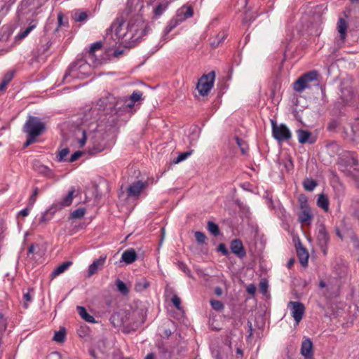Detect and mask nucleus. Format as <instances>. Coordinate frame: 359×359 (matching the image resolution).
Instances as JSON below:
<instances>
[{"instance_id":"f257e3e1","label":"nucleus","mask_w":359,"mask_h":359,"mask_svg":"<svg viewBox=\"0 0 359 359\" xmlns=\"http://www.w3.org/2000/svg\"><path fill=\"white\" fill-rule=\"evenodd\" d=\"M123 25L122 20H117L111 25V29L114 30L118 39H122L121 43H125V46L129 48L135 46L146 34L147 26L141 18L130 20L127 26V31L123 34L121 33Z\"/></svg>"},{"instance_id":"f03ea898","label":"nucleus","mask_w":359,"mask_h":359,"mask_svg":"<svg viewBox=\"0 0 359 359\" xmlns=\"http://www.w3.org/2000/svg\"><path fill=\"white\" fill-rule=\"evenodd\" d=\"M119 100L110 93H106L104 96L100 97L95 105L92 107L88 114L85 115L87 121L91 119L92 123H95V128L97 127V122L101 118L102 114H114L117 113L116 106L118 104Z\"/></svg>"},{"instance_id":"7ed1b4c3","label":"nucleus","mask_w":359,"mask_h":359,"mask_svg":"<svg viewBox=\"0 0 359 359\" xmlns=\"http://www.w3.org/2000/svg\"><path fill=\"white\" fill-rule=\"evenodd\" d=\"M145 319L146 311L143 308L128 311L126 315L125 320H120L119 313H114L110 318V320L114 325H132L133 330L137 328L140 325L144 323Z\"/></svg>"},{"instance_id":"20e7f679","label":"nucleus","mask_w":359,"mask_h":359,"mask_svg":"<svg viewBox=\"0 0 359 359\" xmlns=\"http://www.w3.org/2000/svg\"><path fill=\"white\" fill-rule=\"evenodd\" d=\"M88 68H89V65L83 58L77 59L69 66L64 75V80L70 82L69 77L80 78V74H88L86 72Z\"/></svg>"},{"instance_id":"39448f33","label":"nucleus","mask_w":359,"mask_h":359,"mask_svg":"<svg viewBox=\"0 0 359 359\" xmlns=\"http://www.w3.org/2000/svg\"><path fill=\"white\" fill-rule=\"evenodd\" d=\"M46 130V126L41 119L36 116H29L23 127V131L27 135L33 137L40 136Z\"/></svg>"},{"instance_id":"423d86ee","label":"nucleus","mask_w":359,"mask_h":359,"mask_svg":"<svg viewBox=\"0 0 359 359\" xmlns=\"http://www.w3.org/2000/svg\"><path fill=\"white\" fill-rule=\"evenodd\" d=\"M215 73L214 71L203 75L198 80L196 88L202 96L207 95L214 85Z\"/></svg>"},{"instance_id":"0eeeda50","label":"nucleus","mask_w":359,"mask_h":359,"mask_svg":"<svg viewBox=\"0 0 359 359\" xmlns=\"http://www.w3.org/2000/svg\"><path fill=\"white\" fill-rule=\"evenodd\" d=\"M318 74L316 71L309 72L300 76L294 83L293 89L302 93L306 88H310V83L317 80Z\"/></svg>"},{"instance_id":"6e6552de","label":"nucleus","mask_w":359,"mask_h":359,"mask_svg":"<svg viewBox=\"0 0 359 359\" xmlns=\"http://www.w3.org/2000/svg\"><path fill=\"white\" fill-rule=\"evenodd\" d=\"M273 137L278 142L287 141L291 138L292 134L289 128L285 124L278 125L276 122L271 119Z\"/></svg>"},{"instance_id":"1a4fd4ad","label":"nucleus","mask_w":359,"mask_h":359,"mask_svg":"<svg viewBox=\"0 0 359 359\" xmlns=\"http://www.w3.org/2000/svg\"><path fill=\"white\" fill-rule=\"evenodd\" d=\"M192 15L193 10L191 7L187 8L186 11H184L182 9L180 10L177 15L169 22L164 30V34L167 35L179 24Z\"/></svg>"},{"instance_id":"9d476101","label":"nucleus","mask_w":359,"mask_h":359,"mask_svg":"<svg viewBox=\"0 0 359 359\" xmlns=\"http://www.w3.org/2000/svg\"><path fill=\"white\" fill-rule=\"evenodd\" d=\"M316 240L323 255H327L330 237L323 224H320L318 227Z\"/></svg>"},{"instance_id":"9b49d317","label":"nucleus","mask_w":359,"mask_h":359,"mask_svg":"<svg viewBox=\"0 0 359 359\" xmlns=\"http://www.w3.org/2000/svg\"><path fill=\"white\" fill-rule=\"evenodd\" d=\"M76 191L74 187H72L67 196L60 201L54 203L49 209L48 212L54 213L57 210H61L65 207L69 206L72 203L73 198L76 196Z\"/></svg>"},{"instance_id":"f8f14e48","label":"nucleus","mask_w":359,"mask_h":359,"mask_svg":"<svg viewBox=\"0 0 359 359\" xmlns=\"http://www.w3.org/2000/svg\"><path fill=\"white\" fill-rule=\"evenodd\" d=\"M287 307L290 309L291 315L293 317L296 325H298L302 320L304 312L305 306L300 302H289Z\"/></svg>"},{"instance_id":"ddd939ff","label":"nucleus","mask_w":359,"mask_h":359,"mask_svg":"<svg viewBox=\"0 0 359 359\" xmlns=\"http://www.w3.org/2000/svg\"><path fill=\"white\" fill-rule=\"evenodd\" d=\"M230 248L231 252L239 258H243L246 256V252L240 239H233L231 242Z\"/></svg>"},{"instance_id":"4468645a","label":"nucleus","mask_w":359,"mask_h":359,"mask_svg":"<svg viewBox=\"0 0 359 359\" xmlns=\"http://www.w3.org/2000/svg\"><path fill=\"white\" fill-rule=\"evenodd\" d=\"M147 183L142 181H137L133 183L128 189V196L130 197L138 196L142 191L146 187Z\"/></svg>"},{"instance_id":"2eb2a0df","label":"nucleus","mask_w":359,"mask_h":359,"mask_svg":"<svg viewBox=\"0 0 359 359\" xmlns=\"http://www.w3.org/2000/svg\"><path fill=\"white\" fill-rule=\"evenodd\" d=\"M301 354L306 359H311L313 355V343L309 338L305 339L302 343Z\"/></svg>"},{"instance_id":"dca6fc26","label":"nucleus","mask_w":359,"mask_h":359,"mask_svg":"<svg viewBox=\"0 0 359 359\" xmlns=\"http://www.w3.org/2000/svg\"><path fill=\"white\" fill-rule=\"evenodd\" d=\"M106 256H101L99 259L95 260L88 268V276H92L100 270L105 262Z\"/></svg>"},{"instance_id":"f3484780","label":"nucleus","mask_w":359,"mask_h":359,"mask_svg":"<svg viewBox=\"0 0 359 359\" xmlns=\"http://www.w3.org/2000/svg\"><path fill=\"white\" fill-rule=\"evenodd\" d=\"M297 135L299 142L301 144H305L306 142L313 144L315 142V139L311 137V133L309 130L299 129L297 130Z\"/></svg>"},{"instance_id":"a211bd4d","label":"nucleus","mask_w":359,"mask_h":359,"mask_svg":"<svg viewBox=\"0 0 359 359\" xmlns=\"http://www.w3.org/2000/svg\"><path fill=\"white\" fill-rule=\"evenodd\" d=\"M137 258V253L133 248L125 250L121 255V260L128 264H130L135 262Z\"/></svg>"},{"instance_id":"6ab92c4d","label":"nucleus","mask_w":359,"mask_h":359,"mask_svg":"<svg viewBox=\"0 0 359 359\" xmlns=\"http://www.w3.org/2000/svg\"><path fill=\"white\" fill-rule=\"evenodd\" d=\"M299 222L302 224H310L313 219V215L310 209L301 210L298 214Z\"/></svg>"},{"instance_id":"aec40b11","label":"nucleus","mask_w":359,"mask_h":359,"mask_svg":"<svg viewBox=\"0 0 359 359\" xmlns=\"http://www.w3.org/2000/svg\"><path fill=\"white\" fill-rule=\"evenodd\" d=\"M297 253L299 259L300 264L303 266H306L308 264L309 252L305 248H303L301 245L300 247L297 248Z\"/></svg>"},{"instance_id":"412c9836","label":"nucleus","mask_w":359,"mask_h":359,"mask_svg":"<svg viewBox=\"0 0 359 359\" xmlns=\"http://www.w3.org/2000/svg\"><path fill=\"white\" fill-rule=\"evenodd\" d=\"M73 264L71 261L65 262L59 265L54 271L51 273L50 277L52 279L64 273L70 266Z\"/></svg>"},{"instance_id":"4be33fe9","label":"nucleus","mask_w":359,"mask_h":359,"mask_svg":"<svg viewBox=\"0 0 359 359\" xmlns=\"http://www.w3.org/2000/svg\"><path fill=\"white\" fill-rule=\"evenodd\" d=\"M329 204V199L325 194H321L318 196L317 200V205L319 208L323 209L325 212H327L330 210Z\"/></svg>"},{"instance_id":"5701e85b","label":"nucleus","mask_w":359,"mask_h":359,"mask_svg":"<svg viewBox=\"0 0 359 359\" xmlns=\"http://www.w3.org/2000/svg\"><path fill=\"white\" fill-rule=\"evenodd\" d=\"M88 18V13L87 11H82L76 10L72 13V19L75 22H83Z\"/></svg>"},{"instance_id":"b1692460","label":"nucleus","mask_w":359,"mask_h":359,"mask_svg":"<svg viewBox=\"0 0 359 359\" xmlns=\"http://www.w3.org/2000/svg\"><path fill=\"white\" fill-rule=\"evenodd\" d=\"M76 309L80 315V316L88 323H95V320L93 316H90L86 311V309L81 306H78Z\"/></svg>"},{"instance_id":"393cba45","label":"nucleus","mask_w":359,"mask_h":359,"mask_svg":"<svg viewBox=\"0 0 359 359\" xmlns=\"http://www.w3.org/2000/svg\"><path fill=\"white\" fill-rule=\"evenodd\" d=\"M15 74L14 71H9L6 72L0 83V91H4L6 88L8 83L12 80Z\"/></svg>"},{"instance_id":"a878e982","label":"nucleus","mask_w":359,"mask_h":359,"mask_svg":"<svg viewBox=\"0 0 359 359\" xmlns=\"http://www.w3.org/2000/svg\"><path fill=\"white\" fill-rule=\"evenodd\" d=\"M337 29L339 33L340 34L341 39L344 41L346 37V30H347V24L343 18H339L337 23Z\"/></svg>"},{"instance_id":"bb28decb","label":"nucleus","mask_w":359,"mask_h":359,"mask_svg":"<svg viewBox=\"0 0 359 359\" xmlns=\"http://www.w3.org/2000/svg\"><path fill=\"white\" fill-rule=\"evenodd\" d=\"M317 185L318 183L311 178H306L303 182V187L304 189L309 191H313L317 187Z\"/></svg>"},{"instance_id":"cd10ccee","label":"nucleus","mask_w":359,"mask_h":359,"mask_svg":"<svg viewBox=\"0 0 359 359\" xmlns=\"http://www.w3.org/2000/svg\"><path fill=\"white\" fill-rule=\"evenodd\" d=\"M66 336V330L64 327H61L58 331L55 332L53 339L57 342H63Z\"/></svg>"},{"instance_id":"c85d7f7f","label":"nucleus","mask_w":359,"mask_h":359,"mask_svg":"<svg viewBox=\"0 0 359 359\" xmlns=\"http://www.w3.org/2000/svg\"><path fill=\"white\" fill-rule=\"evenodd\" d=\"M149 285V282L144 278H142L137 282L135 286V289L138 292H141L147 288Z\"/></svg>"},{"instance_id":"c756f323","label":"nucleus","mask_w":359,"mask_h":359,"mask_svg":"<svg viewBox=\"0 0 359 359\" xmlns=\"http://www.w3.org/2000/svg\"><path fill=\"white\" fill-rule=\"evenodd\" d=\"M208 229L215 236H217L219 234L218 225L212 221L208 222Z\"/></svg>"},{"instance_id":"7c9ffc66","label":"nucleus","mask_w":359,"mask_h":359,"mask_svg":"<svg viewBox=\"0 0 359 359\" xmlns=\"http://www.w3.org/2000/svg\"><path fill=\"white\" fill-rule=\"evenodd\" d=\"M102 46V43L100 41L95 42L91 45L88 51V55L91 60H93L95 56V52L97 50H100Z\"/></svg>"},{"instance_id":"2f4dec72","label":"nucleus","mask_w":359,"mask_h":359,"mask_svg":"<svg viewBox=\"0 0 359 359\" xmlns=\"http://www.w3.org/2000/svg\"><path fill=\"white\" fill-rule=\"evenodd\" d=\"M237 145L240 147L241 151L243 154H246L248 150V147L246 143L238 137H235Z\"/></svg>"},{"instance_id":"473e14b6","label":"nucleus","mask_w":359,"mask_h":359,"mask_svg":"<svg viewBox=\"0 0 359 359\" xmlns=\"http://www.w3.org/2000/svg\"><path fill=\"white\" fill-rule=\"evenodd\" d=\"M85 213L86 209L84 208H78L71 213V218L80 219L84 216Z\"/></svg>"},{"instance_id":"72a5a7b5","label":"nucleus","mask_w":359,"mask_h":359,"mask_svg":"<svg viewBox=\"0 0 359 359\" xmlns=\"http://www.w3.org/2000/svg\"><path fill=\"white\" fill-rule=\"evenodd\" d=\"M36 24H30L25 30L22 31L18 36L20 39L25 38L34 28Z\"/></svg>"},{"instance_id":"f704fd0d","label":"nucleus","mask_w":359,"mask_h":359,"mask_svg":"<svg viewBox=\"0 0 359 359\" xmlns=\"http://www.w3.org/2000/svg\"><path fill=\"white\" fill-rule=\"evenodd\" d=\"M116 287L118 290L123 294H127L129 292L126 285L121 280H117Z\"/></svg>"},{"instance_id":"c9c22d12","label":"nucleus","mask_w":359,"mask_h":359,"mask_svg":"<svg viewBox=\"0 0 359 359\" xmlns=\"http://www.w3.org/2000/svg\"><path fill=\"white\" fill-rule=\"evenodd\" d=\"M192 150L191 151H187V152H183V153H181L180 154L178 155V156L173 161V163L177 164V163H180L181 161H184L185 159H187L191 154H192Z\"/></svg>"},{"instance_id":"e433bc0d","label":"nucleus","mask_w":359,"mask_h":359,"mask_svg":"<svg viewBox=\"0 0 359 359\" xmlns=\"http://www.w3.org/2000/svg\"><path fill=\"white\" fill-rule=\"evenodd\" d=\"M196 240L198 244H204L206 241V236L201 231H196L194 233Z\"/></svg>"},{"instance_id":"4c0bfd02","label":"nucleus","mask_w":359,"mask_h":359,"mask_svg":"<svg viewBox=\"0 0 359 359\" xmlns=\"http://www.w3.org/2000/svg\"><path fill=\"white\" fill-rule=\"evenodd\" d=\"M210 302L211 306L215 311H221L224 309L223 303L219 300L211 299Z\"/></svg>"},{"instance_id":"58836bf2","label":"nucleus","mask_w":359,"mask_h":359,"mask_svg":"<svg viewBox=\"0 0 359 359\" xmlns=\"http://www.w3.org/2000/svg\"><path fill=\"white\" fill-rule=\"evenodd\" d=\"M69 153V150L68 148L62 149L61 151H60V152L57 156V161L62 162V161H66L65 158L68 155Z\"/></svg>"},{"instance_id":"ea45409f","label":"nucleus","mask_w":359,"mask_h":359,"mask_svg":"<svg viewBox=\"0 0 359 359\" xmlns=\"http://www.w3.org/2000/svg\"><path fill=\"white\" fill-rule=\"evenodd\" d=\"M299 207L301 210L310 209L308 204L307 198L304 196H302L299 198Z\"/></svg>"},{"instance_id":"a19ab883","label":"nucleus","mask_w":359,"mask_h":359,"mask_svg":"<svg viewBox=\"0 0 359 359\" xmlns=\"http://www.w3.org/2000/svg\"><path fill=\"white\" fill-rule=\"evenodd\" d=\"M39 188L35 187L33 194L30 196L29 199V206L32 207L36 201V197L39 194Z\"/></svg>"},{"instance_id":"79ce46f5","label":"nucleus","mask_w":359,"mask_h":359,"mask_svg":"<svg viewBox=\"0 0 359 359\" xmlns=\"http://www.w3.org/2000/svg\"><path fill=\"white\" fill-rule=\"evenodd\" d=\"M178 267L180 270H182L187 276L191 278L192 275L191 273L190 269L188 268V266L184 264V262H179L178 263Z\"/></svg>"},{"instance_id":"37998d69","label":"nucleus","mask_w":359,"mask_h":359,"mask_svg":"<svg viewBox=\"0 0 359 359\" xmlns=\"http://www.w3.org/2000/svg\"><path fill=\"white\" fill-rule=\"evenodd\" d=\"M142 93L140 90H135L132 93V95L130 97V100H131L133 102H137L140 101L142 99Z\"/></svg>"},{"instance_id":"c03bdc74","label":"nucleus","mask_w":359,"mask_h":359,"mask_svg":"<svg viewBox=\"0 0 359 359\" xmlns=\"http://www.w3.org/2000/svg\"><path fill=\"white\" fill-rule=\"evenodd\" d=\"M7 320L4 318V314L0 311V332H2L6 330Z\"/></svg>"},{"instance_id":"a18cd8bd","label":"nucleus","mask_w":359,"mask_h":359,"mask_svg":"<svg viewBox=\"0 0 359 359\" xmlns=\"http://www.w3.org/2000/svg\"><path fill=\"white\" fill-rule=\"evenodd\" d=\"M167 7H168V4H158L154 10L155 15H161L163 13V11L166 9Z\"/></svg>"},{"instance_id":"49530a36","label":"nucleus","mask_w":359,"mask_h":359,"mask_svg":"<svg viewBox=\"0 0 359 359\" xmlns=\"http://www.w3.org/2000/svg\"><path fill=\"white\" fill-rule=\"evenodd\" d=\"M171 301L173 304V305L179 310L181 309V299L180 298L176 295L174 294L173 297L171 299Z\"/></svg>"},{"instance_id":"de8ad7c7","label":"nucleus","mask_w":359,"mask_h":359,"mask_svg":"<svg viewBox=\"0 0 359 359\" xmlns=\"http://www.w3.org/2000/svg\"><path fill=\"white\" fill-rule=\"evenodd\" d=\"M24 307L28 308V303L32 301V297L30 295L29 292H25L23 294Z\"/></svg>"},{"instance_id":"09e8293b","label":"nucleus","mask_w":359,"mask_h":359,"mask_svg":"<svg viewBox=\"0 0 359 359\" xmlns=\"http://www.w3.org/2000/svg\"><path fill=\"white\" fill-rule=\"evenodd\" d=\"M335 189V196L339 200L341 197L344 196V188L341 185H339L338 187H334Z\"/></svg>"},{"instance_id":"8fccbe9b","label":"nucleus","mask_w":359,"mask_h":359,"mask_svg":"<svg viewBox=\"0 0 359 359\" xmlns=\"http://www.w3.org/2000/svg\"><path fill=\"white\" fill-rule=\"evenodd\" d=\"M36 138V137H33L31 135H27V139L26 142L24 143V147H27L28 146L34 143Z\"/></svg>"},{"instance_id":"3c124183","label":"nucleus","mask_w":359,"mask_h":359,"mask_svg":"<svg viewBox=\"0 0 359 359\" xmlns=\"http://www.w3.org/2000/svg\"><path fill=\"white\" fill-rule=\"evenodd\" d=\"M81 155H82L81 151H77L74 152L69 158V162L72 163V162L76 161Z\"/></svg>"},{"instance_id":"603ef678","label":"nucleus","mask_w":359,"mask_h":359,"mask_svg":"<svg viewBox=\"0 0 359 359\" xmlns=\"http://www.w3.org/2000/svg\"><path fill=\"white\" fill-rule=\"evenodd\" d=\"M217 250L224 255H227L229 254V251L224 243L219 244Z\"/></svg>"},{"instance_id":"864d4df0","label":"nucleus","mask_w":359,"mask_h":359,"mask_svg":"<svg viewBox=\"0 0 359 359\" xmlns=\"http://www.w3.org/2000/svg\"><path fill=\"white\" fill-rule=\"evenodd\" d=\"M37 170H38V172L43 173L44 175H47L48 172H50V170L48 167H46L43 165H40L39 166V168L37 169Z\"/></svg>"},{"instance_id":"5fc2aeb1","label":"nucleus","mask_w":359,"mask_h":359,"mask_svg":"<svg viewBox=\"0 0 359 359\" xmlns=\"http://www.w3.org/2000/svg\"><path fill=\"white\" fill-rule=\"evenodd\" d=\"M284 166L287 171H290L293 169V163L290 159L287 160L284 162Z\"/></svg>"},{"instance_id":"6e6d98bb","label":"nucleus","mask_w":359,"mask_h":359,"mask_svg":"<svg viewBox=\"0 0 359 359\" xmlns=\"http://www.w3.org/2000/svg\"><path fill=\"white\" fill-rule=\"evenodd\" d=\"M103 147H95V146H93L92 148H90L89 149V152L91 154H97L100 151H102L103 150Z\"/></svg>"},{"instance_id":"4d7b16f0","label":"nucleus","mask_w":359,"mask_h":359,"mask_svg":"<svg viewBox=\"0 0 359 359\" xmlns=\"http://www.w3.org/2000/svg\"><path fill=\"white\" fill-rule=\"evenodd\" d=\"M81 133H82V138L81 140H79V143L80 144L81 147H83L86 142V130L83 129L81 130Z\"/></svg>"},{"instance_id":"13d9d810","label":"nucleus","mask_w":359,"mask_h":359,"mask_svg":"<svg viewBox=\"0 0 359 359\" xmlns=\"http://www.w3.org/2000/svg\"><path fill=\"white\" fill-rule=\"evenodd\" d=\"M247 292L252 295H254L256 292V287L253 284H250L247 287Z\"/></svg>"},{"instance_id":"bf43d9fd","label":"nucleus","mask_w":359,"mask_h":359,"mask_svg":"<svg viewBox=\"0 0 359 359\" xmlns=\"http://www.w3.org/2000/svg\"><path fill=\"white\" fill-rule=\"evenodd\" d=\"M46 359H60V355L58 353H51Z\"/></svg>"},{"instance_id":"052dcab7","label":"nucleus","mask_w":359,"mask_h":359,"mask_svg":"<svg viewBox=\"0 0 359 359\" xmlns=\"http://www.w3.org/2000/svg\"><path fill=\"white\" fill-rule=\"evenodd\" d=\"M63 14L62 13H58L57 15V21H58V26L60 27L63 25Z\"/></svg>"},{"instance_id":"680f3d73","label":"nucleus","mask_w":359,"mask_h":359,"mask_svg":"<svg viewBox=\"0 0 359 359\" xmlns=\"http://www.w3.org/2000/svg\"><path fill=\"white\" fill-rule=\"evenodd\" d=\"M29 208H25L19 212V215L22 217H27L29 215Z\"/></svg>"},{"instance_id":"e2e57ef3","label":"nucleus","mask_w":359,"mask_h":359,"mask_svg":"<svg viewBox=\"0 0 359 359\" xmlns=\"http://www.w3.org/2000/svg\"><path fill=\"white\" fill-rule=\"evenodd\" d=\"M260 289L263 293H265L266 292L267 284L266 283V282H261Z\"/></svg>"},{"instance_id":"0e129e2a","label":"nucleus","mask_w":359,"mask_h":359,"mask_svg":"<svg viewBox=\"0 0 359 359\" xmlns=\"http://www.w3.org/2000/svg\"><path fill=\"white\" fill-rule=\"evenodd\" d=\"M138 3L139 0H128L127 2V6L131 10L130 6L133 4H137Z\"/></svg>"},{"instance_id":"69168bd1","label":"nucleus","mask_w":359,"mask_h":359,"mask_svg":"<svg viewBox=\"0 0 359 359\" xmlns=\"http://www.w3.org/2000/svg\"><path fill=\"white\" fill-rule=\"evenodd\" d=\"M215 293L217 295V296H221L222 294V289L219 287H215Z\"/></svg>"},{"instance_id":"338daca9","label":"nucleus","mask_w":359,"mask_h":359,"mask_svg":"<svg viewBox=\"0 0 359 359\" xmlns=\"http://www.w3.org/2000/svg\"><path fill=\"white\" fill-rule=\"evenodd\" d=\"M295 262V259L294 258H291L288 262H287V267L289 269L292 268V266H293L294 263Z\"/></svg>"},{"instance_id":"774afa93","label":"nucleus","mask_w":359,"mask_h":359,"mask_svg":"<svg viewBox=\"0 0 359 359\" xmlns=\"http://www.w3.org/2000/svg\"><path fill=\"white\" fill-rule=\"evenodd\" d=\"M34 249H35V247H34V244H31L29 247V249H28V254H32L34 252Z\"/></svg>"}]
</instances>
